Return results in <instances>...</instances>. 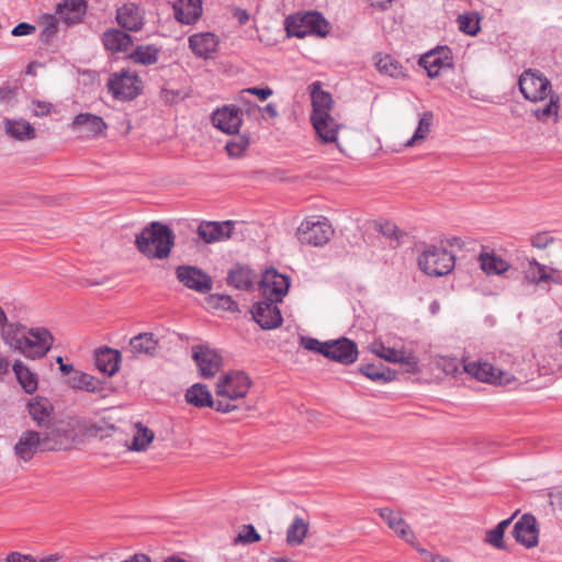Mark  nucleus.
Returning a JSON list of instances; mask_svg holds the SVG:
<instances>
[{
  "label": "nucleus",
  "mask_w": 562,
  "mask_h": 562,
  "mask_svg": "<svg viewBox=\"0 0 562 562\" xmlns=\"http://www.w3.org/2000/svg\"><path fill=\"white\" fill-rule=\"evenodd\" d=\"M175 18L182 24H193L202 15V0H177L173 5Z\"/></svg>",
  "instance_id": "cd10ccee"
},
{
  "label": "nucleus",
  "mask_w": 562,
  "mask_h": 562,
  "mask_svg": "<svg viewBox=\"0 0 562 562\" xmlns=\"http://www.w3.org/2000/svg\"><path fill=\"white\" fill-rule=\"evenodd\" d=\"M333 235L334 229L328 220L316 215L304 218L296 229L299 241L314 247L326 245Z\"/></svg>",
  "instance_id": "6e6552de"
},
{
  "label": "nucleus",
  "mask_w": 562,
  "mask_h": 562,
  "mask_svg": "<svg viewBox=\"0 0 562 562\" xmlns=\"http://www.w3.org/2000/svg\"><path fill=\"white\" fill-rule=\"evenodd\" d=\"M530 241L532 247L537 249H544L553 241V239L548 233L543 232L535 234Z\"/></svg>",
  "instance_id": "13d9d810"
},
{
  "label": "nucleus",
  "mask_w": 562,
  "mask_h": 562,
  "mask_svg": "<svg viewBox=\"0 0 562 562\" xmlns=\"http://www.w3.org/2000/svg\"><path fill=\"white\" fill-rule=\"evenodd\" d=\"M323 355L342 364H351L358 358V348L353 341L341 338L324 342Z\"/></svg>",
  "instance_id": "aec40b11"
},
{
  "label": "nucleus",
  "mask_w": 562,
  "mask_h": 562,
  "mask_svg": "<svg viewBox=\"0 0 562 562\" xmlns=\"http://www.w3.org/2000/svg\"><path fill=\"white\" fill-rule=\"evenodd\" d=\"M210 305L216 308H223L226 311L237 310L236 303L228 295L213 294L207 299Z\"/></svg>",
  "instance_id": "603ef678"
},
{
  "label": "nucleus",
  "mask_w": 562,
  "mask_h": 562,
  "mask_svg": "<svg viewBox=\"0 0 562 562\" xmlns=\"http://www.w3.org/2000/svg\"><path fill=\"white\" fill-rule=\"evenodd\" d=\"M515 540L527 549L539 543V527L535 516L525 514L516 521L513 530Z\"/></svg>",
  "instance_id": "a211bd4d"
},
{
  "label": "nucleus",
  "mask_w": 562,
  "mask_h": 562,
  "mask_svg": "<svg viewBox=\"0 0 562 562\" xmlns=\"http://www.w3.org/2000/svg\"><path fill=\"white\" fill-rule=\"evenodd\" d=\"M398 363L402 364L408 373H416L419 371L418 358L413 352H407L405 350L402 355V360H400Z\"/></svg>",
  "instance_id": "6e6d98bb"
},
{
  "label": "nucleus",
  "mask_w": 562,
  "mask_h": 562,
  "mask_svg": "<svg viewBox=\"0 0 562 562\" xmlns=\"http://www.w3.org/2000/svg\"><path fill=\"white\" fill-rule=\"evenodd\" d=\"M87 10L85 0H64L57 4L56 14L67 25L79 23Z\"/></svg>",
  "instance_id": "c85d7f7f"
},
{
  "label": "nucleus",
  "mask_w": 562,
  "mask_h": 562,
  "mask_svg": "<svg viewBox=\"0 0 562 562\" xmlns=\"http://www.w3.org/2000/svg\"><path fill=\"white\" fill-rule=\"evenodd\" d=\"M211 122L222 133L235 135L243 125V111L236 104H225L212 112Z\"/></svg>",
  "instance_id": "f8f14e48"
},
{
  "label": "nucleus",
  "mask_w": 562,
  "mask_h": 562,
  "mask_svg": "<svg viewBox=\"0 0 562 562\" xmlns=\"http://www.w3.org/2000/svg\"><path fill=\"white\" fill-rule=\"evenodd\" d=\"M301 346L306 350L316 351L323 355L324 342L311 337H301Z\"/></svg>",
  "instance_id": "bf43d9fd"
},
{
  "label": "nucleus",
  "mask_w": 562,
  "mask_h": 562,
  "mask_svg": "<svg viewBox=\"0 0 562 562\" xmlns=\"http://www.w3.org/2000/svg\"><path fill=\"white\" fill-rule=\"evenodd\" d=\"M437 367L446 374H456L459 372L460 363L456 358L439 357L437 359Z\"/></svg>",
  "instance_id": "5fc2aeb1"
},
{
  "label": "nucleus",
  "mask_w": 562,
  "mask_h": 562,
  "mask_svg": "<svg viewBox=\"0 0 562 562\" xmlns=\"http://www.w3.org/2000/svg\"><path fill=\"white\" fill-rule=\"evenodd\" d=\"M58 21L59 18L52 14H44L41 18L40 24L42 25V31L40 33V41L43 44H49L56 36L58 32Z\"/></svg>",
  "instance_id": "c03bdc74"
},
{
  "label": "nucleus",
  "mask_w": 562,
  "mask_h": 562,
  "mask_svg": "<svg viewBox=\"0 0 562 562\" xmlns=\"http://www.w3.org/2000/svg\"><path fill=\"white\" fill-rule=\"evenodd\" d=\"M36 31V27L35 25L33 24H30V23H25V22H22V23H19L16 26H14L11 31V34L13 36H25V35H31L33 34L34 32Z\"/></svg>",
  "instance_id": "680f3d73"
},
{
  "label": "nucleus",
  "mask_w": 562,
  "mask_h": 562,
  "mask_svg": "<svg viewBox=\"0 0 562 562\" xmlns=\"http://www.w3.org/2000/svg\"><path fill=\"white\" fill-rule=\"evenodd\" d=\"M418 64L427 71L429 78H436L453 67L452 52L447 46L437 47L424 54Z\"/></svg>",
  "instance_id": "ddd939ff"
},
{
  "label": "nucleus",
  "mask_w": 562,
  "mask_h": 562,
  "mask_svg": "<svg viewBox=\"0 0 562 562\" xmlns=\"http://www.w3.org/2000/svg\"><path fill=\"white\" fill-rule=\"evenodd\" d=\"M360 372L374 382H391L395 379V371L385 368L378 369L372 364L362 366Z\"/></svg>",
  "instance_id": "de8ad7c7"
},
{
  "label": "nucleus",
  "mask_w": 562,
  "mask_h": 562,
  "mask_svg": "<svg viewBox=\"0 0 562 562\" xmlns=\"http://www.w3.org/2000/svg\"><path fill=\"white\" fill-rule=\"evenodd\" d=\"M133 45L132 37L123 31H108V49L125 52Z\"/></svg>",
  "instance_id": "79ce46f5"
},
{
  "label": "nucleus",
  "mask_w": 562,
  "mask_h": 562,
  "mask_svg": "<svg viewBox=\"0 0 562 562\" xmlns=\"http://www.w3.org/2000/svg\"><path fill=\"white\" fill-rule=\"evenodd\" d=\"M256 280L255 272L248 267L235 266L227 276L228 284L239 290H248L252 288Z\"/></svg>",
  "instance_id": "e433bc0d"
},
{
  "label": "nucleus",
  "mask_w": 562,
  "mask_h": 562,
  "mask_svg": "<svg viewBox=\"0 0 562 562\" xmlns=\"http://www.w3.org/2000/svg\"><path fill=\"white\" fill-rule=\"evenodd\" d=\"M66 383L75 391H85L92 394H99L101 397H104L102 394L104 390V382L87 372L76 371L67 379Z\"/></svg>",
  "instance_id": "bb28decb"
},
{
  "label": "nucleus",
  "mask_w": 562,
  "mask_h": 562,
  "mask_svg": "<svg viewBox=\"0 0 562 562\" xmlns=\"http://www.w3.org/2000/svg\"><path fill=\"white\" fill-rule=\"evenodd\" d=\"M142 80L135 71L123 69L115 72L108 83L113 95L120 100H132L142 91Z\"/></svg>",
  "instance_id": "9d476101"
},
{
  "label": "nucleus",
  "mask_w": 562,
  "mask_h": 562,
  "mask_svg": "<svg viewBox=\"0 0 562 562\" xmlns=\"http://www.w3.org/2000/svg\"><path fill=\"white\" fill-rule=\"evenodd\" d=\"M311 123L317 139L322 144L336 143L341 124L331 115V95L321 89L319 82H314L311 90Z\"/></svg>",
  "instance_id": "7ed1b4c3"
},
{
  "label": "nucleus",
  "mask_w": 562,
  "mask_h": 562,
  "mask_svg": "<svg viewBox=\"0 0 562 562\" xmlns=\"http://www.w3.org/2000/svg\"><path fill=\"white\" fill-rule=\"evenodd\" d=\"M277 304L272 301L263 300L252 306V318L262 329H274L281 326L283 319Z\"/></svg>",
  "instance_id": "6ab92c4d"
},
{
  "label": "nucleus",
  "mask_w": 562,
  "mask_h": 562,
  "mask_svg": "<svg viewBox=\"0 0 562 562\" xmlns=\"http://www.w3.org/2000/svg\"><path fill=\"white\" fill-rule=\"evenodd\" d=\"M261 540L252 525H244L235 538V543H256Z\"/></svg>",
  "instance_id": "3c124183"
},
{
  "label": "nucleus",
  "mask_w": 562,
  "mask_h": 562,
  "mask_svg": "<svg viewBox=\"0 0 562 562\" xmlns=\"http://www.w3.org/2000/svg\"><path fill=\"white\" fill-rule=\"evenodd\" d=\"M548 496L550 505L562 510V486L551 488Z\"/></svg>",
  "instance_id": "0e129e2a"
},
{
  "label": "nucleus",
  "mask_w": 562,
  "mask_h": 562,
  "mask_svg": "<svg viewBox=\"0 0 562 562\" xmlns=\"http://www.w3.org/2000/svg\"><path fill=\"white\" fill-rule=\"evenodd\" d=\"M251 384V379L243 371H229L221 375L215 384L216 412L228 414L248 409L245 401Z\"/></svg>",
  "instance_id": "f03ea898"
},
{
  "label": "nucleus",
  "mask_w": 562,
  "mask_h": 562,
  "mask_svg": "<svg viewBox=\"0 0 562 562\" xmlns=\"http://www.w3.org/2000/svg\"><path fill=\"white\" fill-rule=\"evenodd\" d=\"M419 270L428 277L449 274L456 266V257L443 245H425L417 257Z\"/></svg>",
  "instance_id": "39448f33"
},
{
  "label": "nucleus",
  "mask_w": 562,
  "mask_h": 562,
  "mask_svg": "<svg viewBox=\"0 0 562 562\" xmlns=\"http://www.w3.org/2000/svg\"><path fill=\"white\" fill-rule=\"evenodd\" d=\"M310 530V524L301 516H295L286 528L285 540L290 547L304 543Z\"/></svg>",
  "instance_id": "473e14b6"
},
{
  "label": "nucleus",
  "mask_w": 562,
  "mask_h": 562,
  "mask_svg": "<svg viewBox=\"0 0 562 562\" xmlns=\"http://www.w3.org/2000/svg\"><path fill=\"white\" fill-rule=\"evenodd\" d=\"M130 348L134 356H154L158 348V340L154 334L142 333L131 338Z\"/></svg>",
  "instance_id": "c9c22d12"
},
{
  "label": "nucleus",
  "mask_w": 562,
  "mask_h": 562,
  "mask_svg": "<svg viewBox=\"0 0 562 562\" xmlns=\"http://www.w3.org/2000/svg\"><path fill=\"white\" fill-rule=\"evenodd\" d=\"M284 29L288 37L304 38L308 35L325 37L330 31V25L321 13L306 12L288 16Z\"/></svg>",
  "instance_id": "423d86ee"
},
{
  "label": "nucleus",
  "mask_w": 562,
  "mask_h": 562,
  "mask_svg": "<svg viewBox=\"0 0 562 562\" xmlns=\"http://www.w3.org/2000/svg\"><path fill=\"white\" fill-rule=\"evenodd\" d=\"M94 366L101 373H105V346L94 350Z\"/></svg>",
  "instance_id": "e2e57ef3"
},
{
  "label": "nucleus",
  "mask_w": 562,
  "mask_h": 562,
  "mask_svg": "<svg viewBox=\"0 0 562 562\" xmlns=\"http://www.w3.org/2000/svg\"><path fill=\"white\" fill-rule=\"evenodd\" d=\"M5 133L20 142L33 139L36 137L35 128L24 120L4 119Z\"/></svg>",
  "instance_id": "f704fd0d"
},
{
  "label": "nucleus",
  "mask_w": 562,
  "mask_h": 562,
  "mask_svg": "<svg viewBox=\"0 0 562 562\" xmlns=\"http://www.w3.org/2000/svg\"><path fill=\"white\" fill-rule=\"evenodd\" d=\"M131 440L126 443V447L131 451L144 452L153 443L155 439V432L142 423H135L131 427Z\"/></svg>",
  "instance_id": "c756f323"
},
{
  "label": "nucleus",
  "mask_w": 562,
  "mask_h": 562,
  "mask_svg": "<svg viewBox=\"0 0 562 562\" xmlns=\"http://www.w3.org/2000/svg\"><path fill=\"white\" fill-rule=\"evenodd\" d=\"M249 136L246 134H235L225 145V150L229 158L237 159L241 158L247 148L249 147Z\"/></svg>",
  "instance_id": "a19ab883"
},
{
  "label": "nucleus",
  "mask_w": 562,
  "mask_h": 562,
  "mask_svg": "<svg viewBox=\"0 0 562 562\" xmlns=\"http://www.w3.org/2000/svg\"><path fill=\"white\" fill-rule=\"evenodd\" d=\"M122 363V353L117 349L109 348L108 347V366H110V369H108V376H112L115 373L120 371Z\"/></svg>",
  "instance_id": "864d4df0"
},
{
  "label": "nucleus",
  "mask_w": 562,
  "mask_h": 562,
  "mask_svg": "<svg viewBox=\"0 0 562 562\" xmlns=\"http://www.w3.org/2000/svg\"><path fill=\"white\" fill-rule=\"evenodd\" d=\"M513 517L507 518L498 522L493 529L485 532L484 541L498 550H506V543L504 540L505 530L512 524Z\"/></svg>",
  "instance_id": "ea45409f"
},
{
  "label": "nucleus",
  "mask_w": 562,
  "mask_h": 562,
  "mask_svg": "<svg viewBox=\"0 0 562 562\" xmlns=\"http://www.w3.org/2000/svg\"><path fill=\"white\" fill-rule=\"evenodd\" d=\"M463 371L471 378L493 385L512 386L524 382V379L501 370L487 361L476 360L463 363Z\"/></svg>",
  "instance_id": "0eeeda50"
},
{
  "label": "nucleus",
  "mask_w": 562,
  "mask_h": 562,
  "mask_svg": "<svg viewBox=\"0 0 562 562\" xmlns=\"http://www.w3.org/2000/svg\"><path fill=\"white\" fill-rule=\"evenodd\" d=\"M518 86L524 98L530 102H546L531 111L537 121L557 123L561 108L560 97L552 89L550 80L539 70L527 69L518 80Z\"/></svg>",
  "instance_id": "f257e3e1"
},
{
  "label": "nucleus",
  "mask_w": 562,
  "mask_h": 562,
  "mask_svg": "<svg viewBox=\"0 0 562 562\" xmlns=\"http://www.w3.org/2000/svg\"><path fill=\"white\" fill-rule=\"evenodd\" d=\"M378 513L379 516L402 540L412 546L415 544L416 536L400 513H396L387 507L380 508Z\"/></svg>",
  "instance_id": "393cba45"
},
{
  "label": "nucleus",
  "mask_w": 562,
  "mask_h": 562,
  "mask_svg": "<svg viewBox=\"0 0 562 562\" xmlns=\"http://www.w3.org/2000/svg\"><path fill=\"white\" fill-rule=\"evenodd\" d=\"M27 411L40 428H48L55 416L52 402L45 396H35L27 402Z\"/></svg>",
  "instance_id": "5701e85b"
},
{
  "label": "nucleus",
  "mask_w": 562,
  "mask_h": 562,
  "mask_svg": "<svg viewBox=\"0 0 562 562\" xmlns=\"http://www.w3.org/2000/svg\"><path fill=\"white\" fill-rule=\"evenodd\" d=\"M29 329L30 328L20 323H9L7 321L5 325H3L0 330L1 338L10 348L20 352L23 340H25L26 334H29Z\"/></svg>",
  "instance_id": "2f4dec72"
},
{
  "label": "nucleus",
  "mask_w": 562,
  "mask_h": 562,
  "mask_svg": "<svg viewBox=\"0 0 562 562\" xmlns=\"http://www.w3.org/2000/svg\"><path fill=\"white\" fill-rule=\"evenodd\" d=\"M52 438L35 430H25L14 446V453L19 459L27 462L33 459L38 450L52 451L59 448L60 445H49Z\"/></svg>",
  "instance_id": "1a4fd4ad"
},
{
  "label": "nucleus",
  "mask_w": 562,
  "mask_h": 562,
  "mask_svg": "<svg viewBox=\"0 0 562 562\" xmlns=\"http://www.w3.org/2000/svg\"><path fill=\"white\" fill-rule=\"evenodd\" d=\"M135 63L151 65L157 61L158 49L151 45H140L131 55Z\"/></svg>",
  "instance_id": "09e8293b"
},
{
  "label": "nucleus",
  "mask_w": 562,
  "mask_h": 562,
  "mask_svg": "<svg viewBox=\"0 0 562 562\" xmlns=\"http://www.w3.org/2000/svg\"><path fill=\"white\" fill-rule=\"evenodd\" d=\"M246 93L256 95L260 101H266L269 97H271L273 94V91L270 88H257V87L243 89L240 91V97H239L240 101L244 100V94H246Z\"/></svg>",
  "instance_id": "4d7b16f0"
},
{
  "label": "nucleus",
  "mask_w": 562,
  "mask_h": 562,
  "mask_svg": "<svg viewBox=\"0 0 562 562\" xmlns=\"http://www.w3.org/2000/svg\"><path fill=\"white\" fill-rule=\"evenodd\" d=\"M477 261L482 271L487 276H503L510 268V262L493 249L484 248L479 254Z\"/></svg>",
  "instance_id": "b1692460"
},
{
  "label": "nucleus",
  "mask_w": 562,
  "mask_h": 562,
  "mask_svg": "<svg viewBox=\"0 0 562 562\" xmlns=\"http://www.w3.org/2000/svg\"><path fill=\"white\" fill-rule=\"evenodd\" d=\"M41 435H48L49 437H53L52 441H49V445H60L59 448H56L53 451L65 450L70 445V440L66 431L56 427H50V425L48 426V428H45V430H43Z\"/></svg>",
  "instance_id": "8fccbe9b"
},
{
  "label": "nucleus",
  "mask_w": 562,
  "mask_h": 562,
  "mask_svg": "<svg viewBox=\"0 0 562 562\" xmlns=\"http://www.w3.org/2000/svg\"><path fill=\"white\" fill-rule=\"evenodd\" d=\"M186 402L195 407H211L216 411V395L213 397L209 387L202 383L190 386L184 394Z\"/></svg>",
  "instance_id": "7c9ffc66"
},
{
  "label": "nucleus",
  "mask_w": 562,
  "mask_h": 562,
  "mask_svg": "<svg viewBox=\"0 0 562 562\" xmlns=\"http://www.w3.org/2000/svg\"><path fill=\"white\" fill-rule=\"evenodd\" d=\"M432 119L431 112H424L420 115L415 133L405 144L407 147L417 146L428 137L431 131Z\"/></svg>",
  "instance_id": "58836bf2"
},
{
  "label": "nucleus",
  "mask_w": 562,
  "mask_h": 562,
  "mask_svg": "<svg viewBox=\"0 0 562 562\" xmlns=\"http://www.w3.org/2000/svg\"><path fill=\"white\" fill-rule=\"evenodd\" d=\"M374 66L381 75L392 78H404L406 76L403 65L390 55L378 53L373 57Z\"/></svg>",
  "instance_id": "72a5a7b5"
},
{
  "label": "nucleus",
  "mask_w": 562,
  "mask_h": 562,
  "mask_svg": "<svg viewBox=\"0 0 562 562\" xmlns=\"http://www.w3.org/2000/svg\"><path fill=\"white\" fill-rule=\"evenodd\" d=\"M254 110L263 111L267 113L271 119H276L279 115V112L277 110V106L272 103H268L266 106L260 108L257 104L248 103L246 108V112L250 113Z\"/></svg>",
  "instance_id": "052dcab7"
},
{
  "label": "nucleus",
  "mask_w": 562,
  "mask_h": 562,
  "mask_svg": "<svg viewBox=\"0 0 562 562\" xmlns=\"http://www.w3.org/2000/svg\"><path fill=\"white\" fill-rule=\"evenodd\" d=\"M71 131L81 139H90L100 135L105 128V122L99 115L79 113L70 124Z\"/></svg>",
  "instance_id": "f3484780"
},
{
  "label": "nucleus",
  "mask_w": 562,
  "mask_h": 562,
  "mask_svg": "<svg viewBox=\"0 0 562 562\" xmlns=\"http://www.w3.org/2000/svg\"><path fill=\"white\" fill-rule=\"evenodd\" d=\"M235 224L234 221H203L199 224L196 233L205 244L221 243L232 237Z\"/></svg>",
  "instance_id": "dca6fc26"
},
{
  "label": "nucleus",
  "mask_w": 562,
  "mask_h": 562,
  "mask_svg": "<svg viewBox=\"0 0 562 562\" xmlns=\"http://www.w3.org/2000/svg\"><path fill=\"white\" fill-rule=\"evenodd\" d=\"M218 44V37L211 32L196 33L189 37L191 50L203 59L211 58L216 53Z\"/></svg>",
  "instance_id": "a878e982"
},
{
  "label": "nucleus",
  "mask_w": 562,
  "mask_h": 562,
  "mask_svg": "<svg viewBox=\"0 0 562 562\" xmlns=\"http://www.w3.org/2000/svg\"><path fill=\"white\" fill-rule=\"evenodd\" d=\"M369 350L376 357L392 363H398V361L402 360V355L405 351L403 349H394L386 347L379 341L370 344Z\"/></svg>",
  "instance_id": "37998d69"
},
{
  "label": "nucleus",
  "mask_w": 562,
  "mask_h": 562,
  "mask_svg": "<svg viewBox=\"0 0 562 562\" xmlns=\"http://www.w3.org/2000/svg\"><path fill=\"white\" fill-rule=\"evenodd\" d=\"M115 20L123 30L138 32L145 24V9L136 2H125L117 7Z\"/></svg>",
  "instance_id": "2eb2a0df"
},
{
  "label": "nucleus",
  "mask_w": 562,
  "mask_h": 562,
  "mask_svg": "<svg viewBox=\"0 0 562 562\" xmlns=\"http://www.w3.org/2000/svg\"><path fill=\"white\" fill-rule=\"evenodd\" d=\"M289 288L290 279L286 276L279 273L274 269L265 271L260 282V290L265 300L280 303L288 294Z\"/></svg>",
  "instance_id": "4468645a"
},
{
  "label": "nucleus",
  "mask_w": 562,
  "mask_h": 562,
  "mask_svg": "<svg viewBox=\"0 0 562 562\" xmlns=\"http://www.w3.org/2000/svg\"><path fill=\"white\" fill-rule=\"evenodd\" d=\"M172 245L173 233L168 226L158 222L145 227L136 237L137 249L151 259L167 258Z\"/></svg>",
  "instance_id": "20e7f679"
},
{
  "label": "nucleus",
  "mask_w": 562,
  "mask_h": 562,
  "mask_svg": "<svg viewBox=\"0 0 562 562\" xmlns=\"http://www.w3.org/2000/svg\"><path fill=\"white\" fill-rule=\"evenodd\" d=\"M525 278L531 283L547 282L550 279L548 268L538 261L530 260L525 270Z\"/></svg>",
  "instance_id": "49530a36"
},
{
  "label": "nucleus",
  "mask_w": 562,
  "mask_h": 562,
  "mask_svg": "<svg viewBox=\"0 0 562 562\" xmlns=\"http://www.w3.org/2000/svg\"><path fill=\"white\" fill-rule=\"evenodd\" d=\"M16 89L10 86L0 87V103H12L15 99Z\"/></svg>",
  "instance_id": "69168bd1"
},
{
  "label": "nucleus",
  "mask_w": 562,
  "mask_h": 562,
  "mask_svg": "<svg viewBox=\"0 0 562 562\" xmlns=\"http://www.w3.org/2000/svg\"><path fill=\"white\" fill-rule=\"evenodd\" d=\"M34 104V108H33V114L35 116H44V115H47L52 112L53 110V105L52 103H48V102H44V101H36L33 103Z\"/></svg>",
  "instance_id": "338daca9"
},
{
  "label": "nucleus",
  "mask_w": 562,
  "mask_h": 562,
  "mask_svg": "<svg viewBox=\"0 0 562 562\" xmlns=\"http://www.w3.org/2000/svg\"><path fill=\"white\" fill-rule=\"evenodd\" d=\"M5 562H37L31 554H22L20 552H11L7 555Z\"/></svg>",
  "instance_id": "774afa93"
},
{
  "label": "nucleus",
  "mask_w": 562,
  "mask_h": 562,
  "mask_svg": "<svg viewBox=\"0 0 562 562\" xmlns=\"http://www.w3.org/2000/svg\"><path fill=\"white\" fill-rule=\"evenodd\" d=\"M459 30L470 36H474L480 31V18L476 13L459 14L457 19Z\"/></svg>",
  "instance_id": "a18cd8bd"
},
{
  "label": "nucleus",
  "mask_w": 562,
  "mask_h": 562,
  "mask_svg": "<svg viewBox=\"0 0 562 562\" xmlns=\"http://www.w3.org/2000/svg\"><path fill=\"white\" fill-rule=\"evenodd\" d=\"M193 359L199 368L200 374L205 379L214 376L222 367V357L207 347H194Z\"/></svg>",
  "instance_id": "4be33fe9"
},
{
  "label": "nucleus",
  "mask_w": 562,
  "mask_h": 562,
  "mask_svg": "<svg viewBox=\"0 0 562 562\" xmlns=\"http://www.w3.org/2000/svg\"><path fill=\"white\" fill-rule=\"evenodd\" d=\"M12 370L21 387L27 394H33L38 386L36 373L32 372L22 361L16 360L13 363Z\"/></svg>",
  "instance_id": "4c0bfd02"
},
{
  "label": "nucleus",
  "mask_w": 562,
  "mask_h": 562,
  "mask_svg": "<svg viewBox=\"0 0 562 562\" xmlns=\"http://www.w3.org/2000/svg\"><path fill=\"white\" fill-rule=\"evenodd\" d=\"M178 280L187 288L200 293H206L212 289V279L201 269L192 266H180L176 270Z\"/></svg>",
  "instance_id": "412c9836"
},
{
  "label": "nucleus",
  "mask_w": 562,
  "mask_h": 562,
  "mask_svg": "<svg viewBox=\"0 0 562 562\" xmlns=\"http://www.w3.org/2000/svg\"><path fill=\"white\" fill-rule=\"evenodd\" d=\"M54 342L52 333L45 327L29 329L20 352L30 359H40L47 355Z\"/></svg>",
  "instance_id": "9b49d317"
}]
</instances>
